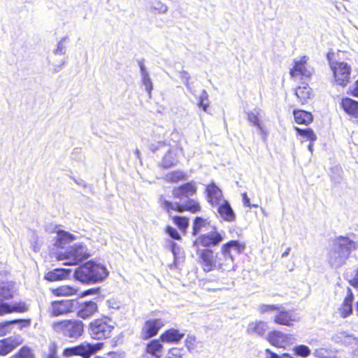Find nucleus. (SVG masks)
Here are the masks:
<instances>
[{"instance_id":"35","label":"nucleus","mask_w":358,"mask_h":358,"mask_svg":"<svg viewBox=\"0 0 358 358\" xmlns=\"http://www.w3.org/2000/svg\"><path fill=\"white\" fill-rule=\"evenodd\" d=\"M313 355L317 358H337L336 351L323 348L315 350Z\"/></svg>"},{"instance_id":"53","label":"nucleus","mask_w":358,"mask_h":358,"mask_svg":"<svg viewBox=\"0 0 358 358\" xmlns=\"http://www.w3.org/2000/svg\"><path fill=\"white\" fill-rule=\"evenodd\" d=\"M242 196H243V202L244 206H247V207H251L252 205L250 203V199L248 198L247 194L246 193L242 194ZM252 206L255 208H257L258 206L254 204V205H252Z\"/></svg>"},{"instance_id":"15","label":"nucleus","mask_w":358,"mask_h":358,"mask_svg":"<svg viewBox=\"0 0 358 358\" xmlns=\"http://www.w3.org/2000/svg\"><path fill=\"white\" fill-rule=\"evenodd\" d=\"M267 340L273 346L285 348L287 345L292 343L294 337L291 334H285L278 331H273L268 334Z\"/></svg>"},{"instance_id":"43","label":"nucleus","mask_w":358,"mask_h":358,"mask_svg":"<svg viewBox=\"0 0 358 358\" xmlns=\"http://www.w3.org/2000/svg\"><path fill=\"white\" fill-rule=\"evenodd\" d=\"M248 120L254 126L257 127L260 131H263V129L259 122L258 117V113L256 111H251L248 113Z\"/></svg>"},{"instance_id":"6","label":"nucleus","mask_w":358,"mask_h":358,"mask_svg":"<svg viewBox=\"0 0 358 358\" xmlns=\"http://www.w3.org/2000/svg\"><path fill=\"white\" fill-rule=\"evenodd\" d=\"M90 256V254L85 245L76 243L66 249L64 252H58L57 259L63 262L64 265H77L87 259Z\"/></svg>"},{"instance_id":"60","label":"nucleus","mask_w":358,"mask_h":358,"mask_svg":"<svg viewBox=\"0 0 358 358\" xmlns=\"http://www.w3.org/2000/svg\"><path fill=\"white\" fill-rule=\"evenodd\" d=\"M65 63H66V62H65V61H63L60 66H58L57 68H55V72H58V71H59L61 70V69H62V66L63 65H64V64H65Z\"/></svg>"},{"instance_id":"3","label":"nucleus","mask_w":358,"mask_h":358,"mask_svg":"<svg viewBox=\"0 0 358 358\" xmlns=\"http://www.w3.org/2000/svg\"><path fill=\"white\" fill-rule=\"evenodd\" d=\"M108 275L107 268L102 264L89 261L78 267L73 273L75 278L83 283H96Z\"/></svg>"},{"instance_id":"64","label":"nucleus","mask_w":358,"mask_h":358,"mask_svg":"<svg viewBox=\"0 0 358 358\" xmlns=\"http://www.w3.org/2000/svg\"><path fill=\"white\" fill-rule=\"evenodd\" d=\"M292 358H294V357H292Z\"/></svg>"},{"instance_id":"4","label":"nucleus","mask_w":358,"mask_h":358,"mask_svg":"<svg viewBox=\"0 0 358 358\" xmlns=\"http://www.w3.org/2000/svg\"><path fill=\"white\" fill-rule=\"evenodd\" d=\"M356 245V243L348 237L338 238L329 253L328 262L331 266L336 268L343 265Z\"/></svg>"},{"instance_id":"62","label":"nucleus","mask_w":358,"mask_h":358,"mask_svg":"<svg viewBox=\"0 0 358 358\" xmlns=\"http://www.w3.org/2000/svg\"><path fill=\"white\" fill-rule=\"evenodd\" d=\"M313 143H310L308 146V148L310 150V152H313Z\"/></svg>"},{"instance_id":"49","label":"nucleus","mask_w":358,"mask_h":358,"mask_svg":"<svg viewBox=\"0 0 358 358\" xmlns=\"http://www.w3.org/2000/svg\"><path fill=\"white\" fill-rule=\"evenodd\" d=\"M142 83L145 87L146 92H148V96L151 97L152 90L153 89L152 82L150 77L141 79Z\"/></svg>"},{"instance_id":"11","label":"nucleus","mask_w":358,"mask_h":358,"mask_svg":"<svg viewBox=\"0 0 358 358\" xmlns=\"http://www.w3.org/2000/svg\"><path fill=\"white\" fill-rule=\"evenodd\" d=\"M308 57L303 56L294 60V66L290 69L289 73L292 78L301 76L310 78L313 73V69L308 66Z\"/></svg>"},{"instance_id":"29","label":"nucleus","mask_w":358,"mask_h":358,"mask_svg":"<svg viewBox=\"0 0 358 358\" xmlns=\"http://www.w3.org/2000/svg\"><path fill=\"white\" fill-rule=\"evenodd\" d=\"M75 236L65 231L59 230L55 236V245L58 248H64L66 244L75 240Z\"/></svg>"},{"instance_id":"30","label":"nucleus","mask_w":358,"mask_h":358,"mask_svg":"<svg viewBox=\"0 0 358 358\" xmlns=\"http://www.w3.org/2000/svg\"><path fill=\"white\" fill-rule=\"evenodd\" d=\"M341 105L348 114L358 117V101L345 98L342 99Z\"/></svg>"},{"instance_id":"46","label":"nucleus","mask_w":358,"mask_h":358,"mask_svg":"<svg viewBox=\"0 0 358 358\" xmlns=\"http://www.w3.org/2000/svg\"><path fill=\"white\" fill-rule=\"evenodd\" d=\"M185 346L189 352H192L194 350H195L197 347V341L196 338L193 335L188 334L186 339H185Z\"/></svg>"},{"instance_id":"14","label":"nucleus","mask_w":358,"mask_h":358,"mask_svg":"<svg viewBox=\"0 0 358 358\" xmlns=\"http://www.w3.org/2000/svg\"><path fill=\"white\" fill-rule=\"evenodd\" d=\"M201 265L206 272L215 269L216 253L210 249H203L198 252Z\"/></svg>"},{"instance_id":"50","label":"nucleus","mask_w":358,"mask_h":358,"mask_svg":"<svg viewBox=\"0 0 358 358\" xmlns=\"http://www.w3.org/2000/svg\"><path fill=\"white\" fill-rule=\"evenodd\" d=\"M166 231L168 234V235L170 237H171L172 238H173L175 240H180L181 239L180 235L179 234V233L175 228L168 226L166 227Z\"/></svg>"},{"instance_id":"61","label":"nucleus","mask_w":358,"mask_h":358,"mask_svg":"<svg viewBox=\"0 0 358 358\" xmlns=\"http://www.w3.org/2000/svg\"><path fill=\"white\" fill-rule=\"evenodd\" d=\"M280 357L281 358H292V357L290 355L287 354V353L282 354V355L280 356Z\"/></svg>"},{"instance_id":"7","label":"nucleus","mask_w":358,"mask_h":358,"mask_svg":"<svg viewBox=\"0 0 358 358\" xmlns=\"http://www.w3.org/2000/svg\"><path fill=\"white\" fill-rule=\"evenodd\" d=\"M54 330L62 334L64 336L78 339L84 332V324L82 321L78 320H63L55 322L52 324Z\"/></svg>"},{"instance_id":"51","label":"nucleus","mask_w":358,"mask_h":358,"mask_svg":"<svg viewBox=\"0 0 358 358\" xmlns=\"http://www.w3.org/2000/svg\"><path fill=\"white\" fill-rule=\"evenodd\" d=\"M138 66L140 68L141 79L150 77V74H149L146 67L145 66L144 60L143 59L139 60L138 62Z\"/></svg>"},{"instance_id":"37","label":"nucleus","mask_w":358,"mask_h":358,"mask_svg":"<svg viewBox=\"0 0 358 358\" xmlns=\"http://www.w3.org/2000/svg\"><path fill=\"white\" fill-rule=\"evenodd\" d=\"M171 248L174 258L173 264L177 267L178 262L183 258V251L180 246L174 242H171Z\"/></svg>"},{"instance_id":"44","label":"nucleus","mask_w":358,"mask_h":358,"mask_svg":"<svg viewBox=\"0 0 358 358\" xmlns=\"http://www.w3.org/2000/svg\"><path fill=\"white\" fill-rule=\"evenodd\" d=\"M173 222L181 229L185 230L188 227V219L185 217L173 216L172 217Z\"/></svg>"},{"instance_id":"28","label":"nucleus","mask_w":358,"mask_h":358,"mask_svg":"<svg viewBox=\"0 0 358 358\" xmlns=\"http://www.w3.org/2000/svg\"><path fill=\"white\" fill-rule=\"evenodd\" d=\"M295 95L298 98L301 104L307 103L308 100L310 98L311 88L308 83H302L295 90Z\"/></svg>"},{"instance_id":"24","label":"nucleus","mask_w":358,"mask_h":358,"mask_svg":"<svg viewBox=\"0 0 358 358\" xmlns=\"http://www.w3.org/2000/svg\"><path fill=\"white\" fill-rule=\"evenodd\" d=\"M335 341L350 347L352 351L354 350L355 347H357L358 345V338L346 331L339 332L335 336Z\"/></svg>"},{"instance_id":"12","label":"nucleus","mask_w":358,"mask_h":358,"mask_svg":"<svg viewBox=\"0 0 358 358\" xmlns=\"http://www.w3.org/2000/svg\"><path fill=\"white\" fill-rule=\"evenodd\" d=\"M224 233L217 231H210L199 236L193 243L194 246L201 245L204 248H210L219 245L224 239Z\"/></svg>"},{"instance_id":"42","label":"nucleus","mask_w":358,"mask_h":358,"mask_svg":"<svg viewBox=\"0 0 358 358\" xmlns=\"http://www.w3.org/2000/svg\"><path fill=\"white\" fill-rule=\"evenodd\" d=\"M206 224V220L200 217H196L193 223V235H197L201 229Z\"/></svg>"},{"instance_id":"17","label":"nucleus","mask_w":358,"mask_h":358,"mask_svg":"<svg viewBox=\"0 0 358 358\" xmlns=\"http://www.w3.org/2000/svg\"><path fill=\"white\" fill-rule=\"evenodd\" d=\"M73 307L71 300L55 301L51 303L50 313L53 316L66 315L72 311Z\"/></svg>"},{"instance_id":"56","label":"nucleus","mask_w":358,"mask_h":358,"mask_svg":"<svg viewBox=\"0 0 358 358\" xmlns=\"http://www.w3.org/2000/svg\"><path fill=\"white\" fill-rule=\"evenodd\" d=\"M208 94L207 92L205 90H202L201 94L199 98V101L205 102L206 101H208Z\"/></svg>"},{"instance_id":"31","label":"nucleus","mask_w":358,"mask_h":358,"mask_svg":"<svg viewBox=\"0 0 358 358\" xmlns=\"http://www.w3.org/2000/svg\"><path fill=\"white\" fill-rule=\"evenodd\" d=\"M295 121L298 124H308L313 121V115L310 113L303 110L294 111Z\"/></svg>"},{"instance_id":"55","label":"nucleus","mask_w":358,"mask_h":358,"mask_svg":"<svg viewBox=\"0 0 358 358\" xmlns=\"http://www.w3.org/2000/svg\"><path fill=\"white\" fill-rule=\"evenodd\" d=\"M349 282L354 287L358 288V268L355 278H352V280H350Z\"/></svg>"},{"instance_id":"41","label":"nucleus","mask_w":358,"mask_h":358,"mask_svg":"<svg viewBox=\"0 0 358 358\" xmlns=\"http://www.w3.org/2000/svg\"><path fill=\"white\" fill-rule=\"evenodd\" d=\"M186 352L183 348H173L168 352L166 358H184Z\"/></svg>"},{"instance_id":"40","label":"nucleus","mask_w":358,"mask_h":358,"mask_svg":"<svg viewBox=\"0 0 358 358\" xmlns=\"http://www.w3.org/2000/svg\"><path fill=\"white\" fill-rule=\"evenodd\" d=\"M150 9L157 11L159 13H166L168 6L159 0H154L150 2Z\"/></svg>"},{"instance_id":"16","label":"nucleus","mask_w":358,"mask_h":358,"mask_svg":"<svg viewBox=\"0 0 358 358\" xmlns=\"http://www.w3.org/2000/svg\"><path fill=\"white\" fill-rule=\"evenodd\" d=\"M164 325L161 319L150 320L146 321L142 329V337L143 339L150 338L158 333L160 328Z\"/></svg>"},{"instance_id":"47","label":"nucleus","mask_w":358,"mask_h":358,"mask_svg":"<svg viewBox=\"0 0 358 358\" xmlns=\"http://www.w3.org/2000/svg\"><path fill=\"white\" fill-rule=\"evenodd\" d=\"M294 352L296 355L307 357L310 355V350L309 348L304 345H300L294 348Z\"/></svg>"},{"instance_id":"20","label":"nucleus","mask_w":358,"mask_h":358,"mask_svg":"<svg viewBox=\"0 0 358 358\" xmlns=\"http://www.w3.org/2000/svg\"><path fill=\"white\" fill-rule=\"evenodd\" d=\"M208 201L210 203L213 207H215L220 204L222 201H226L223 199L221 190L215 185L211 184L206 187Z\"/></svg>"},{"instance_id":"8","label":"nucleus","mask_w":358,"mask_h":358,"mask_svg":"<svg viewBox=\"0 0 358 358\" xmlns=\"http://www.w3.org/2000/svg\"><path fill=\"white\" fill-rule=\"evenodd\" d=\"M113 328L110 319L103 317L92 321L88 331L92 338L101 340L109 338Z\"/></svg>"},{"instance_id":"52","label":"nucleus","mask_w":358,"mask_h":358,"mask_svg":"<svg viewBox=\"0 0 358 358\" xmlns=\"http://www.w3.org/2000/svg\"><path fill=\"white\" fill-rule=\"evenodd\" d=\"M170 157H171V152H168L164 157L163 162H164V166H166V167L171 166L174 163V160L170 159Z\"/></svg>"},{"instance_id":"5","label":"nucleus","mask_w":358,"mask_h":358,"mask_svg":"<svg viewBox=\"0 0 358 358\" xmlns=\"http://www.w3.org/2000/svg\"><path fill=\"white\" fill-rule=\"evenodd\" d=\"M244 250V245L238 241H231L224 244L220 252L216 253L215 269L222 272H228L234 269V254H240Z\"/></svg>"},{"instance_id":"38","label":"nucleus","mask_w":358,"mask_h":358,"mask_svg":"<svg viewBox=\"0 0 358 358\" xmlns=\"http://www.w3.org/2000/svg\"><path fill=\"white\" fill-rule=\"evenodd\" d=\"M179 76L180 79L182 80L183 83L185 85L187 90L193 95H195L196 90L189 83L190 76L188 73V72L185 71H181L179 72Z\"/></svg>"},{"instance_id":"54","label":"nucleus","mask_w":358,"mask_h":358,"mask_svg":"<svg viewBox=\"0 0 358 358\" xmlns=\"http://www.w3.org/2000/svg\"><path fill=\"white\" fill-rule=\"evenodd\" d=\"M266 358H281L278 354L273 352L270 349L266 350Z\"/></svg>"},{"instance_id":"9","label":"nucleus","mask_w":358,"mask_h":358,"mask_svg":"<svg viewBox=\"0 0 358 358\" xmlns=\"http://www.w3.org/2000/svg\"><path fill=\"white\" fill-rule=\"evenodd\" d=\"M330 67L338 85L345 86L350 82L351 72L350 65L344 62H330Z\"/></svg>"},{"instance_id":"21","label":"nucleus","mask_w":358,"mask_h":358,"mask_svg":"<svg viewBox=\"0 0 358 358\" xmlns=\"http://www.w3.org/2000/svg\"><path fill=\"white\" fill-rule=\"evenodd\" d=\"M268 326L266 322L262 320H255L248 324L247 333L250 335H257L263 336L268 331Z\"/></svg>"},{"instance_id":"63","label":"nucleus","mask_w":358,"mask_h":358,"mask_svg":"<svg viewBox=\"0 0 358 358\" xmlns=\"http://www.w3.org/2000/svg\"><path fill=\"white\" fill-rule=\"evenodd\" d=\"M357 310L358 311V301H357Z\"/></svg>"},{"instance_id":"59","label":"nucleus","mask_w":358,"mask_h":358,"mask_svg":"<svg viewBox=\"0 0 358 358\" xmlns=\"http://www.w3.org/2000/svg\"><path fill=\"white\" fill-rule=\"evenodd\" d=\"M290 250H291V248H287L286 249V250L282 253V257H287L289 255Z\"/></svg>"},{"instance_id":"2","label":"nucleus","mask_w":358,"mask_h":358,"mask_svg":"<svg viewBox=\"0 0 358 358\" xmlns=\"http://www.w3.org/2000/svg\"><path fill=\"white\" fill-rule=\"evenodd\" d=\"M17 290V288L15 282L0 281V316L12 313H24L29 310V304L25 301L3 302V301L13 299Z\"/></svg>"},{"instance_id":"45","label":"nucleus","mask_w":358,"mask_h":358,"mask_svg":"<svg viewBox=\"0 0 358 358\" xmlns=\"http://www.w3.org/2000/svg\"><path fill=\"white\" fill-rule=\"evenodd\" d=\"M10 358H34V357L30 348L24 346L17 354L12 356Z\"/></svg>"},{"instance_id":"23","label":"nucleus","mask_w":358,"mask_h":358,"mask_svg":"<svg viewBox=\"0 0 358 358\" xmlns=\"http://www.w3.org/2000/svg\"><path fill=\"white\" fill-rule=\"evenodd\" d=\"M98 310L95 302L90 301L82 303L77 313V315L82 319H87L92 316Z\"/></svg>"},{"instance_id":"39","label":"nucleus","mask_w":358,"mask_h":358,"mask_svg":"<svg viewBox=\"0 0 358 358\" xmlns=\"http://www.w3.org/2000/svg\"><path fill=\"white\" fill-rule=\"evenodd\" d=\"M295 130L296 131L297 134L303 137L306 138L308 140L310 141L311 142L316 140V136L314 133V131L310 129H301L299 127H295Z\"/></svg>"},{"instance_id":"26","label":"nucleus","mask_w":358,"mask_h":358,"mask_svg":"<svg viewBox=\"0 0 358 358\" xmlns=\"http://www.w3.org/2000/svg\"><path fill=\"white\" fill-rule=\"evenodd\" d=\"M185 336V333H180L178 329H170L164 332L160 338L162 342L178 343Z\"/></svg>"},{"instance_id":"22","label":"nucleus","mask_w":358,"mask_h":358,"mask_svg":"<svg viewBox=\"0 0 358 358\" xmlns=\"http://www.w3.org/2000/svg\"><path fill=\"white\" fill-rule=\"evenodd\" d=\"M215 208H217V213L225 221L233 222L235 220V213L227 200L222 201L220 204L217 205Z\"/></svg>"},{"instance_id":"58","label":"nucleus","mask_w":358,"mask_h":358,"mask_svg":"<svg viewBox=\"0 0 358 358\" xmlns=\"http://www.w3.org/2000/svg\"><path fill=\"white\" fill-rule=\"evenodd\" d=\"M199 107L201 108L203 111L207 112L208 108L209 106L208 103L203 102V101H199L198 103Z\"/></svg>"},{"instance_id":"33","label":"nucleus","mask_w":358,"mask_h":358,"mask_svg":"<svg viewBox=\"0 0 358 358\" xmlns=\"http://www.w3.org/2000/svg\"><path fill=\"white\" fill-rule=\"evenodd\" d=\"M78 289L69 285H61L57 288L51 289L52 293L57 296H71L76 294Z\"/></svg>"},{"instance_id":"57","label":"nucleus","mask_w":358,"mask_h":358,"mask_svg":"<svg viewBox=\"0 0 358 358\" xmlns=\"http://www.w3.org/2000/svg\"><path fill=\"white\" fill-rule=\"evenodd\" d=\"M352 92V94L355 96L358 97V80L355 82V85L350 88Z\"/></svg>"},{"instance_id":"27","label":"nucleus","mask_w":358,"mask_h":358,"mask_svg":"<svg viewBox=\"0 0 358 358\" xmlns=\"http://www.w3.org/2000/svg\"><path fill=\"white\" fill-rule=\"evenodd\" d=\"M71 270L66 268H55L48 272L45 275V279L48 281L62 280L68 278Z\"/></svg>"},{"instance_id":"36","label":"nucleus","mask_w":358,"mask_h":358,"mask_svg":"<svg viewBox=\"0 0 358 358\" xmlns=\"http://www.w3.org/2000/svg\"><path fill=\"white\" fill-rule=\"evenodd\" d=\"M279 306L280 304L261 303L258 305L257 310L260 315L276 313L277 310H279Z\"/></svg>"},{"instance_id":"18","label":"nucleus","mask_w":358,"mask_h":358,"mask_svg":"<svg viewBox=\"0 0 358 358\" xmlns=\"http://www.w3.org/2000/svg\"><path fill=\"white\" fill-rule=\"evenodd\" d=\"M23 338L20 335L10 336L0 341V355H6L21 345Z\"/></svg>"},{"instance_id":"10","label":"nucleus","mask_w":358,"mask_h":358,"mask_svg":"<svg viewBox=\"0 0 358 358\" xmlns=\"http://www.w3.org/2000/svg\"><path fill=\"white\" fill-rule=\"evenodd\" d=\"M103 347V343H97L95 344L83 343L79 345L66 348L64 354L66 356L80 355L83 358H90V357L98 352Z\"/></svg>"},{"instance_id":"19","label":"nucleus","mask_w":358,"mask_h":358,"mask_svg":"<svg viewBox=\"0 0 358 358\" xmlns=\"http://www.w3.org/2000/svg\"><path fill=\"white\" fill-rule=\"evenodd\" d=\"M15 324H18L20 329H22L23 328H27L30 326L31 320L18 319L0 323V336H3L8 333H10L12 325Z\"/></svg>"},{"instance_id":"13","label":"nucleus","mask_w":358,"mask_h":358,"mask_svg":"<svg viewBox=\"0 0 358 358\" xmlns=\"http://www.w3.org/2000/svg\"><path fill=\"white\" fill-rule=\"evenodd\" d=\"M299 317L292 310H286L282 305L279 306L276 314L273 317V322L276 324L285 326H292L293 322L298 321Z\"/></svg>"},{"instance_id":"32","label":"nucleus","mask_w":358,"mask_h":358,"mask_svg":"<svg viewBox=\"0 0 358 358\" xmlns=\"http://www.w3.org/2000/svg\"><path fill=\"white\" fill-rule=\"evenodd\" d=\"M163 345L158 340H152L146 346V352L157 358L162 357Z\"/></svg>"},{"instance_id":"34","label":"nucleus","mask_w":358,"mask_h":358,"mask_svg":"<svg viewBox=\"0 0 358 358\" xmlns=\"http://www.w3.org/2000/svg\"><path fill=\"white\" fill-rule=\"evenodd\" d=\"M187 175L180 171H176L168 173L165 176V180L169 182L176 183L180 181L185 180Z\"/></svg>"},{"instance_id":"1","label":"nucleus","mask_w":358,"mask_h":358,"mask_svg":"<svg viewBox=\"0 0 358 358\" xmlns=\"http://www.w3.org/2000/svg\"><path fill=\"white\" fill-rule=\"evenodd\" d=\"M197 192L195 182L191 181L180 186L174 187L172 190V196L176 201L171 202L164 196L159 199L160 205L171 216V211L184 212L189 211L192 213L199 212L201 206L199 201L194 198Z\"/></svg>"},{"instance_id":"25","label":"nucleus","mask_w":358,"mask_h":358,"mask_svg":"<svg viewBox=\"0 0 358 358\" xmlns=\"http://www.w3.org/2000/svg\"><path fill=\"white\" fill-rule=\"evenodd\" d=\"M354 296L351 289L348 288V294L345 296L341 307L339 308V313L342 317H348L352 312V301Z\"/></svg>"},{"instance_id":"48","label":"nucleus","mask_w":358,"mask_h":358,"mask_svg":"<svg viewBox=\"0 0 358 358\" xmlns=\"http://www.w3.org/2000/svg\"><path fill=\"white\" fill-rule=\"evenodd\" d=\"M66 37L62 38L57 43V48L54 50L55 55H64L66 52V46L64 42L66 40Z\"/></svg>"}]
</instances>
